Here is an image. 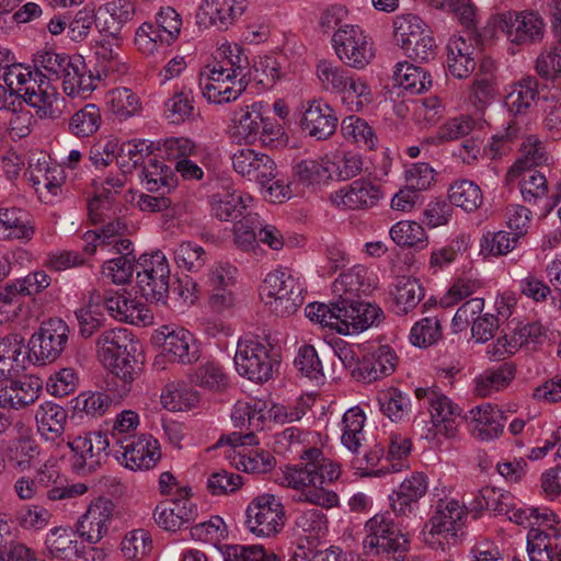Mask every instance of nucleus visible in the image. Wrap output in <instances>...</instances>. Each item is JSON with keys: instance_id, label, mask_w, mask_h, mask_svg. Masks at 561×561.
Listing matches in <instances>:
<instances>
[{"instance_id": "f257e3e1", "label": "nucleus", "mask_w": 561, "mask_h": 561, "mask_svg": "<svg viewBox=\"0 0 561 561\" xmlns=\"http://www.w3.org/2000/svg\"><path fill=\"white\" fill-rule=\"evenodd\" d=\"M375 287V278L368 270L363 265H355L334 280L332 289L337 297L334 302L309 304L305 308V314L322 328L344 335L358 334L377 323L382 316L378 306L355 299L359 295L369 294Z\"/></svg>"}, {"instance_id": "f03ea898", "label": "nucleus", "mask_w": 561, "mask_h": 561, "mask_svg": "<svg viewBox=\"0 0 561 561\" xmlns=\"http://www.w3.org/2000/svg\"><path fill=\"white\" fill-rule=\"evenodd\" d=\"M300 460L301 462L286 466L283 470L280 483L295 492L293 501L322 508L337 506V494L328 490L325 484L340 478V465L327 458L317 447L305 450L300 455Z\"/></svg>"}, {"instance_id": "7ed1b4c3", "label": "nucleus", "mask_w": 561, "mask_h": 561, "mask_svg": "<svg viewBox=\"0 0 561 561\" xmlns=\"http://www.w3.org/2000/svg\"><path fill=\"white\" fill-rule=\"evenodd\" d=\"M495 507L516 525L529 528L527 552L530 561H561V520L548 507H528L507 503L508 495Z\"/></svg>"}, {"instance_id": "20e7f679", "label": "nucleus", "mask_w": 561, "mask_h": 561, "mask_svg": "<svg viewBox=\"0 0 561 561\" xmlns=\"http://www.w3.org/2000/svg\"><path fill=\"white\" fill-rule=\"evenodd\" d=\"M206 65L199 72L202 95L214 104H226L241 96L248 87L238 55Z\"/></svg>"}, {"instance_id": "39448f33", "label": "nucleus", "mask_w": 561, "mask_h": 561, "mask_svg": "<svg viewBox=\"0 0 561 561\" xmlns=\"http://www.w3.org/2000/svg\"><path fill=\"white\" fill-rule=\"evenodd\" d=\"M415 397L427 409L430 421L416 423L422 438L434 442L438 436L454 439L458 436L461 409L439 388H416Z\"/></svg>"}, {"instance_id": "423d86ee", "label": "nucleus", "mask_w": 561, "mask_h": 561, "mask_svg": "<svg viewBox=\"0 0 561 561\" xmlns=\"http://www.w3.org/2000/svg\"><path fill=\"white\" fill-rule=\"evenodd\" d=\"M305 283L289 268L270 272L261 286V297L270 309L280 316L294 313L305 300Z\"/></svg>"}, {"instance_id": "0eeeda50", "label": "nucleus", "mask_w": 561, "mask_h": 561, "mask_svg": "<svg viewBox=\"0 0 561 561\" xmlns=\"http://www.w3.org/2000/svg\"><path fill=\"white\" fill-rule=\"evenodd\" d=\"M286 510L282 497L264 492L254 496L245 508V527L256 537L271 538L285 527Z\"/></svg>"}, {"instance_id": "6e6552de", "label": "nucleus", "mask_w": 561, "mask_h": 561, "mask_svg": "<svg viewBox=\"0 0 561 561\" xmlns=\"http://www.w3.org/2000/svg\"><path fill=\"white\" fill-rule=\"evenodd\" d=\"M394 39L415 61H428L436 55V43L428 25L417 15H399L393 21Z\"/></svg>"}, {"instance_id": "1a4fd4ad", "label": "nucleus", "mask_w": 561, "mask_h": 561, "mask_svg": "<svg viewBox=\"0 0 561 561\" xmlns=\"http://www.w3.org/2000/svg\"><path fill=\"white\" fill-rule=\"evenodd\" d=\"M448 493L446 486L433 489V513L426 524L428 535H437L446 540L457 537L468 517L466 505L448 496Z\"/></svg>"}, {"instance_id": "9d476101", "label": "nucleus", "mask_w": 561, "mask_h": 561, "mask_svg": "<svg viewBox=\"0 0 561 561\" xmlns=\"http://www.w3.org/2000/svg\"><path fill=\"white\" fill-rule=\"evenodd\" d=\"M495 31L505 35L516 45H528L543 38L546 24L539 13L533 10L504 11L491 18Z\"/></svg>"}, {"instance_id": "9b49d317", "label": "nucleus", "mask_w": 561, "mask_h": 561, "mask_svg": "<svg viewBox=\"0 0 561 561\" xmlns=\"http://www.w3.org/2000/svg\"><path fill=\"white\" fill-rule=\"evenodd\" d=\"M136 345L127 329L116 328L104 331L96 339V353L102 364L113 374L126 378L134 370L131 353Z\"/></svg>"}, {"instance_id": "f8f14e48", "label": "nucleus", "mask_w": 561, "mask_h": 561, "mask_svg": "<svg viewBox=\"0 0 561 561\" xmlns=\"http://www.w3.org/2000/svg\"><path fill=\"white\" fill-rule=\"evenodd\" d=\"M332 46L339 59L354 69H364L375 57L371 38L358 25H341L332 36Z\"/></svg>"}, {"instance_id": "ddd939ff", "label": "nucleus", "mask_w": 561, "mask_h": 561, "mask_svg": "<svg viewBox=\"0 0 561 561\" xmlns=\"http://www.w3.org/2000/svg\"><path fill=\"white\" fill-rule=\"evenodd\" d=\"M364 549L371 554L404 552L409 538L396 525L389 514H376L364 526Z\"/></svg>"}, {"instance_id": "4468645a", "label": "nucleus", "mask_w": 561, "mask_h": 561, "mask_svg": "<svg viewBox=\"0 0 561 561\" xmlns=\"http://www.w3.org/2000/svg\"><path fill=\"white\" fill-rule=\"evenodd\" d=\"M233 359L239 375L249 380L262 383L272 378L273 363L268 350L257 336L240 337Z\"/></svg>"}, {"instance_id": "2eb2a0df", "label": "nucleus", "mask_w": 561, "mask_h": 561, "mask_svg": "<svg viewBox=\"0 0 561 561\" xmlns=\"http://www.w3.org/2000/svg\"><path fill=\"white\" fill-rule=\"evenodd\" d=\"M68 340V324L60 318H50L31 336L30 354L39 365L53 363L66 350Z\"/></svg>"}, {"instance_id": "dca6fc26", "label": "nucleus", "mask_w": 561, "mask_h": 561, "mask_svg": "<svg viewBox=\"0 0 561 561\" xmlns=\"http://www.w3.org/2000/svg\"><path fill=\"white\" fill-rule=\"evenodd\" d=\"M116 514V505L107 497L92 500L85 512L77 519L76 534L91 546H95L108 534Z\"/></svg>"}, {"instance_id": "f3484780", "label": "nucleus", "mask_w": 561, "mask_h": 561, "mask_svg": "<svg viewBox=\"0 0 561 561\" xmlns=\"http://www.w3.org/2000/svg\"><path fill=\"white\" fill-rule=\"evenodd\" d=\"M141 266L142 270L137 272V286L141 295L152 302H164L170 279L167 256L161 251L144 255Z\"/></svg>"}, {"instance_id": "a211bd4d", "label": "nucleus", "mask_w": 561, "mask_h": 561, "mask_svg": "<svg viewBox=\"0 0 561 561\" xmlns=\"http://www.w3.org/2000/svg\"><path fill=\"white\" fill-rule=\"evenodd\" d=\"M71 449V466L77 472L94 471L110 455L112 447L102 432H89L68 440Z\"/></svg>"}, {"instance_id": "6ab92c4d", "label": "nucleus", "mask_w": 561, "mask_h": 561, "mask_svg": "<svg viewBox=\"0 0 561 561\" xmlns=\"http://www.w3.org/2000/svg\"><path fill=\"white\" fill-rule=\"evenodd\" d=\"M112 456L131 471L149 470L161 458L160 445L150 435H139L127 439L112 449Z\"/></svg>"}, {"instance_id": "aec40b11", "label": "nucleus", "mask_w": 561, "mask_h": 561, "mask_svg": "<svg viewBox=\"0 0 561 561\" xmlns=\"http://www.w3.org/2000/svg\"><path fill=\"white\" fill-rule=\"evenodd\" d=\"M383 198L381 185L364 178L332 192L329 197L333 206L343 210H368L378 206Z\"/></svg>"}, {"instance_id": "412c9836", "label": "nucleus", "mask_w": 561, "mask_h": 561, "mask_svg": "<svg viewBox=\"0 0 561 561\" xmlns=\"http://www.w3.org/2000/svg\"><path fill=\"white\" fill-rule=\"evenodd\" d=\"M265 408L267 402L259 399L249 401H237L231 412V420L236 427L249 431L243 437L232 434L228 438V443L233 447L243 446L245 444H254V432L262 431L266 426Z\"/></svg>"}, {"instance_id": "4be33fe9", "label": "nucleus", "mask_w": 561, "mask_h": 561, "mask_svg": "<svg viewBox=\"0 0 561 561\" xmlns=\"http://www.w3.org/2000/svg\"><path fill=\"white\" fill-rule=\"evenodd\" d=\"M247 0H204L196 12V22L204 28L227 31L245 12Z\"/></svg>"}, {"instance_id": "5701e85b", "label": "nucleus", "mask_w": 561, "mask_h": 561, "mask_svg": "<svg viewBox=\"0 0 561 561\" xmlns=\"http://www.w3.org/2000/svg\"><path fill=\"white\" fill-rule=\"evenodd\" d=\"M156 340L162 341V351L170 360L180 364H192L199 357L194 335L178 325H162L156 331Z\"/></svg>"}, {"instance_id": "b1692460", "label": "nucleus", "mask_w": 561, "mask_h": 561, "mask_svg": "<svg viewBox=\"0 0 561 561\" xmlns=\"http://www.w3.org/2000/svg\"><path fill=\"white\" fill-rule=\"evenodd\" d=\"M428 490L427 477L422 472L408 476L389 495L390 506L397 517H416L419 502Z\"/></svg>"}, {"instance_id": "393cba45", "label": "nucleus", "mask_w": 561, "mask_h": 561, "mask_svg": "<svg viewBox=\"0 0 561 561\" xmlns=\"http://www.w3.org/2000/svg\"><path fill=\"white\" fill-rule=\"evenodd\" d=\"M267 113L268 105L261 101L237 107L231 117L232 138L239 144H255Z\"/></svg>"}, {"instance_id": "a878e982", "label": "nucleus", "mask_w": 561, "mask_h": 561, "mask_svg": "<svg viewBox=\"0 0 561 561\" xmlns=\"http://www.w3.org/2000/svg\"><path fill=\"white\" fill-rule=\"evenodd\" d=\"M103 301L106 311L115 320L137 325L151 323V311L130 293L125 290L107 291Z\"/></svg>"}, {"instance_id": "bb28decb", "label": "nucleus", "mask_w": 561, "mask_h": 561, "mask_svg": "<svg viewBox=\"0 0 561 561\" xmlns=\"http://www.w3.org/2000/svg\"><path fill=\"white\" fill-rule=\"evenodd\" d=\"M231 161L238 174L262 185L271 182L277 174L273 159L251 148L238 149L232 154Z\"/></svg>"}, {"instance_id": "cd10ccee", "label": "nucleus", "mask_w": 561, "mask_h": 561, "mask_svg": "<svg viewBox=\"0 0 561 561\" xmlns=\"http://www.w3.org/2000/svg\"><path fill=\"white\" fill-rule=\"evenodd\" d=\"M197 514V506L188 497V491H179L173 500L157 505L154 520L165 530L175 531L194 522Z\"/></svg>"}, {"instance_id": "c85d7f7f", "label": "nucleus", "mask_w": 561, "mask_h": 561, "mask_svg": "<svg viewBox=\"0 0 561 561\" xmlns=\"http://www.w3.org/2000/svg\"><path fill=\"white\" fill-rule=\"evenodd\" d=\"M397 355L388 345L365 346L360 351V368H357V380L371 382L394 371Z\"/></svg>"}, {"instance_id": "c756f323", "label": "nucleus", "mask_w": 561, "mask_h": 561, "mask_svg": "<svg viewBox=\"0 0 561 561\" xmlns=\"http://www.w3.org/2000/svg\"><path fill=\"white\" fill-rule=\"evenodd\" d=\"M468 424L474 438L490 442L503 433L505 417L500 409L490 403H484L469 411Z\"/></svg>"}, {"instance_id": "7c9ffc66", "label": "nucleus", "mask_w": 561, "mask_h": 561, "mask_svg": "<svg viewBox=\"0 0 561 561\" xmlns=\"http://www.w3.org/2000/svg\"><path fill=\"white\" fill-rule=\"evenodd\" d=\"M477 45L471 37L455 35L447 44V68L458 79L469 77L477 66Z\"/></svg>"}, {"instance_id": "2f4dec72", "label": "nucleus", "mask_w": 561, "mask_h": 561, "mask_svg": "<svg viewBox=\"0 0 561 561\" xmlns=\"http://www.w3.org/2000/svg\"><path fill=\"white\" fill-rule=\"evenodd\" d=\"M64 92L71 98L87 99L96 88L99 76L88 69L81 56H72L61 73Z\"/></svg>"}, {"instance_id": "473e14b6", "label": "nucleus", "mask_w": 561, "mask_h": 561, "mask_svg": "<svg viewBox=\"0 0 561 561\" xmlns=\"http://www.w3.org/2000/svg\"><path fill=\"white\" fill-rule=\"evenodd\" d=\"M42 386L37 379L23 377L11 379L0 386V408L21 410L33 404L41 394Z\"/></svg>"}, {"instance_id": "72a5a7b5", "label": "nucleus", "mask_w": 561, "mask_h": 561, "mask_svg": "<svg viewBox=\"0 0 561 561\" xmlns=\"http://www.w3.org/2000/svg\"><path fill=\"white\" fill-rule=\"evenodd\" d=\"M23 99L36 112L41 118H54L58 116L56 106L58 92L53 87L46 75H37L36 81L30 88L24 89Z\"/></svg>"}, {"instance_id": "f704fd0d", "label": "nucleus", "mask_w": 561, "mask_h": 561, "mask_svg": "<svg viewBox=\"0 0 561 561\" xmlns=\"http://www.w3.org/2000/svg\"><path fill=\"white\" fill-rule=\"evenodd\" d=\"M337 117L334 110L327 103L311 102L301 118V128L319 140L330 137L336 128Z\"/></svg>"}, {"instance_id": "c9c22d12", "label": "nucleus", "mask_w": 561, "mask_h": 561, "mask_svg": "<svg viewBox=\"0 0 561 561\" xmlns=\"http://www.w3.org/2000/svg\"><path fill=\"white\" fill-rule=\"evenodd\" d=\"M293 175L301 185L316 188L334 178V164L328 157L302 159L294 164Z\"/></svg>"}, {"instance_id": "e433bc0d", "label": "nucleus", "mask_w": 561, "mask_h": 561, "mask_svg": "<svg viewBox=\"0 0 561 561\" xmlns=\"http://www.w3.org/2000/svg\"><path fill=\"white\" fill-rule=\"evenodd\" d=\"M30 358L31 354L26 353L24 339L20 334L0 339V381L24 370Z\"/></svg>"}, {"instance_id": "4c0bfd02", "label": "nucleus", "mask_w": 561, "mask_h": 561, "mask_svg": "<svg viewBox=\"0 0 561 561\" xmlns=\"http://www.w3.org/2000/svg\"><path fill=\"white\" fill-rule=\"evenodd\" d=\"M37 431L46 440H56L65 432L67 421L66 410L51 401L42 403L35 413Z\"/></svg>"}, {"instance_id": "58836bf2", "label": "nucleus", "mask_w": 561, "mask_h": 561, "mask_svg": "<svg viewBox=\"0 0 561 561\" xmlns=\"http://www.w3.org/2000/svg\"><path fill=\"white\" fill-rule=\"evenodd\" d=\"M103 297L96 290H92L88 300L76 310L80 334L83 337L92 336L105 321Z\"/></svg>"}, {"instance_id": "ea45409f", "label": "nucleus", "mask_w": 561, "mask_h": 561, "mask_svg": "<svg viewBox=\"0 0 561 561\" xmlns=\"http://www.w3.org/2000/svg\"><path fill=\"white\" fill-rule=\"evenodd\" d=\"M253 202L251 195L237 190H226L211 197V211L220 220L228 221L242 214Z\"/></svg>"}, {"instance_id": "a19ab883", "label": "nucleus", "mask_w": 561, "mask_h": 561, "mask_svg": "<svg viewBox=\"0 0 561 561\" xmlns=\"http://www.w3.org/2000/svg\"><path fill=\"white\" fill-rule=\"evenodd\" d=\"M34 228L20 208H0V240H30Z\"/></svg>"}, {"instance_id": "79ce46f5", "label": "nucleus", "mask_w": 561, "mask_h": 561, "mask_svg": "<svg viewBox=\"0 0 561 561\" xmlns=\"http://www.w3.org/2000/svg\"><path fill=\"white\" fill-rule=\"evenodd\" d=\"M506 178L510 182L518 180L523 199L529 204H536L548 193L547 179L536 169H522L514 175L512 174V169H510Z\"/></svg>"}, {"instance_id": "37998d69", "label": "nucleus", "mask_w": 561, "mask_h": 561, "mask_svg": "<svg viewBox=\"0 0 561 561\" xmlns=\"http://www.w3.org/2000/svg\"><path fill=\"white\" fill-rule=\"evenodd\" d=\"M393 82L397 87L411 94L422 93L432 85L430 73L408 61H401L396 65Z\"/></svg>"}, {"instance_id": "c03bdc74", "label": "nucleus", "mask_w": 561, "mask_h": 561, "mask_svg": "<svg viewBox=\"0 0 561 561\" xmlns=\"http://www.w3.org/2000/svg\"><path fill=\"white\" fill-rule=\"evenodd\" d=\"M366 414L359 407L350 408L342 417L341 442L350 451L357 453L365 440Z\"/></svg>"}, {"instance_id": "a18cd8bd", "label": "nucleus", "mask_w": 561, "mask_h": 561, "mask_svg": "<svg viewBox=\"0 0 561 561\" xmlns=\"http://www.w3.org/2000/svg\"><path fill=\"white\" fill-rule=\"evenodd\" d=\"M164 118L174 125L193 121L196 115L195 100L192 90L181 89L175 91L164 102Z\"/></svg>"}, {"instance_id": "49530a36", "label": "nucleus", "mask_w": 561, "mask_h": 561, "mask_svg": "<svg viewBox=\"0 0 561 561\" xmlns=\"http://www.w3.org/2000/svg\"><path fill=\"white\" fill-rule=\"evenodd\" d=\"M539 96L538 83L533 78H525L514 83L505 99V105L514 115L526 113Z\"/></svg>"}, {"instance_id": "de8ad7c7", "label": "nucleus", "mask_w": 561, "mask_h": 561, "mask_svg": "<svg viewBox=\"0 0 561 561\" xmlns=\"http://www.w3.org/2000/svg\"><path fill=\"white\" fill-rule=\"evenodd\" d=\"M134 44L144 56L162 55L173 41L160 33L153 23L145 22L135 32Z\"/></svg>"}, {"instance_id": "09e8293b", "label": "nucleus", "mask_w": 561, "mask_h": 561, "mask_svg": "<svg viewBox=\"0 0 561 561\" xmlns=\"http://www.w3.org/2000/svg\"><path fill=\"white\" fill-rule=\"evenodd\" d=\"M550 159V154L539 137L537 135H528L522 142L520 157L510 169H512V174L514 175L522 169H535L539 165H547Z\"/></svg>"}, {"instance_id": "8fccbe9b", "label": "nucleus", "mask_w": 561, "mask_h": 561, "mask_svg": "<svg viewBox=\"0 0 561 561\" xmlns=\"http://www.w3.org/2000/svg\"><path fill=\"white\" fill-rule=\"evenodd\" d=\"M122 397L110 391H84L76 398L75 408L91 417L103 416Z\"/></svg>"}, {"instance_id": "3c124183", "label": "nucleus", "mask_w": 561, "mask_h": 561, "mask_svg": "<svg viewBox=\"0 0 561 561\" xmlns=\"http://www.w3.org/2000/svg\"><path fill=\"white\" fill-rule=\"evenodd\" d=\"M394 310L398 314L412 311L424 297V288L419 279L402 277L396 284Z\"/></svg>"}, {"instance_id": "603ef678", "label": "nucleus", "mask_w": 561, "mask_h": 561, "mask_svg": "<svg viewBox=\"0 0 561 561\" xmlns=\"http://www.w3.org/2000/svg\"><path fill=\"white\" fill-rule=\"evenodd\" d=\"M449 202L467 213L477 210L483 203L482 191L470 180L455 181L448 190Z\"/></svg>"}, {"instance_id": "864d4df0", "label": "nucleus", "mask_w": 561, "mask_h": 561, "mask_svg": "<svg viewBox=\"0 0 561 561\" xmlns=\"http://www.w3.org/2000/svg\"><path fill=\"white\" fill-rule=\"evenodd\" d=\"M45 546L53 558L70 559L77 553L76 533L70 527H54L46 535Z\"/></svg>"}, {"instance_id": "5fc2aeb1", "label": "nucleus", "mask_w": 561, "mask_h": 561, "mask_svg": "<svg viewBox=\"0 0 561 561\" xmlns=\"http://www.w3.org/2000/svg\"><path fill=\"white\" fill-rule=\"evenodd\" d=\"M340 98L348 111L360 112L373 102V92L365 78L353 73Z\"/></svg>"}, {"instance_id": "6e6d98bb", "label": "nucleus", "mask_w": 561, "mask_h": 561, "mask_svg": "<svg viewBox=\"0 0 561 561\" xmlns=\"http://www.w3.org/2000/svg\"><path fill=\"white\" fill-rule=\"evenodd\" d=\"M316 75L324 91L340 95L353 72L333 61L323 59L317 64Z\"/></svg>"}, {"instance_id": "4d7b16f0", "label": "nucleus", "mask_w": 561, "mask_h": 561, "mask_svg": "<svg viewBox=\"0 0 561 561\" xmlns=\"http://www.w3.org/2000/svg\"><path fill=\"white\" fill-rule=\"evenodd\" d=\"M295 531L309 542L318 541L328 531L325 514L316 508L301 511L295 520Z\"/></svg>"}, {"instance_id": "13d9d810", "label": "nucleus", "mask_w": 561, "mask_h": 561, "mask_svg": "<svg viewBox=\"0 0 561 561\" xmlns=\"http://www.w3.org/2000/svg\"><path fill=\"white\" fill-rule=\"evenodd\" d=\"M389 236L399 247H416L424 249L428 244V236L423 226L412 220L396 222L390 228Z\"/></svg>"}, {"instance_id": "bf43d9fd", "label": "nucleus", "mask_w": 561, "mask_h": 561, "mask_svg": "<svg viewBox=\"0 0 561 561\" xmlns=\"http://www.w3.org/2000/svg\"><path fill=\"white\" fill-rule=\"evenodd\" d=\"M195 386L209 391H224L229 386V376L216 362L199 365L191 376Z\"/></svg>"}, {"instance_id": "052dcab7", "label": "nucleus", "mask_w": 561, "mask_h": 561, "mask_svg": "<svg viewBox=\"0 0 561 561\" xmlns=\"http://www.w3.org/2000/svg\"><path fill=\"white\" fill-rule=\"evenodd\" d=\"M341 131L347 141L360 148L371 150L376 147L377 137L374 129L360 117L354 115L345 117L341 124Z\"/></svg>"}, {"instance_id": "680f3d73", "label": "nucleus", "mask_w": 561, "mask_h": 561, "mask_svg": "<svg viewBox=\"0 0 561 561\" xmlns=\"http://www.w3.org/2000/svg\"><path fill=\"white\" fill-rule=\"evenodd\" d=\"M152 549V539L145 529H134L125 534L119 550L127 561H141Z\"/></svg>"}, {"instance_id": "e2e57ef3", "label": "nucleus", "mask_w": 561, "mask_h": 561, "mask_svg": "<svg viewBox=\"0 0 561 561\" xmlns=\"http://www.w3.org/2000/svg\"><path fill=\"white\" fill-rule=\"evenodd\" d=\"M110 111L119 119L134 116L140 110L141 103L135 92L127 88H116L106 95Z\"/></svg>"}, {"instance_id": "0e129e2a", "label": "nucleus", "mask_w": 561, "mask_h": 561, "mask_svg": "<svg viewBox=\"0 0 561 561\" xmlns=\"http://www.w3.org/2000/svg\"><path fill=\"white\" fill-rule=\"evenodd\" d=\"M260 215L247 214L233 225L234 244L242 251H254L259 245Z\"/></svg>"}, {"instance_id": "69168bd1", "label": "nucleus", "mask_w": 561, "mask_h": 561, "mask_svg": "<svg viewBox=\"0 0 561 561\" xmlns=\"http://www.w3.org/2000/svg\"><path fill=\"white\" fill-rule=\"evenodd\" d=\"M83 251L90 255L98 250L108 253H129L131 241L126 237L113 238L110 236H98V231H87L83 234Z\"/></svg>"}, {"instance_id": "338daca9", "label": "nucleus", "mask_w": 561, "mask_h": 561, "mask_svg": "<svg viewBox=\"0 0 561 561\" xmlns=\"http://www.w3.org/2000/svg\"><path fill=\"white\" fill-rule=\"evenodd\" d=\"M173 254L174 261L180 268L193 273L199 272L208 260L205 249L193 241L179 243Z\"/></svg>"}, {"instance_id": "774afa93", "label": "nucleus", "mask_w": 561, "mask_h": 561, "mask_svg": "<svg viewBox=\"0 0 561 561\" xmlns=\"http://www.w3.org/2000/svg\"><path fill=\"white\" fill-rule=\"evenodd\" d=\"M142 173L145 187L149 192L162 191L164 194L175 186L172 170L161 162L150 159Z\"/></svg>"}]
</instances>
